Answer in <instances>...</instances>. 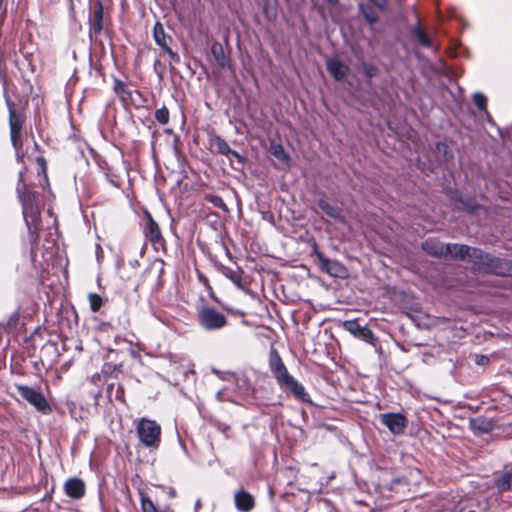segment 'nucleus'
Segmentation results:
<instances>
[{
	"label": "nucleus",
	"instance_id": "1",
	"mask_svg": "<svg viewBox=\"0 0 512 512\" xmlns=\"http://www.w3.org/2000/svg\"><path fill=\"white\" fill-rule=\"evenodd\" d=\"M422 248L427 254L432 256L443 257L450 255L453 258L470 261L485 272L495 274L512 273V271L503 267L500 259L485 254L477 248L459 244H443L433 241L424 242Z\"/></svg>",
	"mask_w": 512,
	"mask_h": 512
},
{
	"label": "nucleus",
	"instance_id": "2",
	"mask_svg": "<svg viewBox=\"0 0 512 512\" xmlns=\"http://www.w3.org/2000/svg\"><path fill=\"white\" fill-rule=\"evenodd\" d=\"M22 177V172H20L19 182H22ZM22 189H25V184L19 183L17 192L22 202L23 216L26 221L28 230L30 232H36L38 229L37 221L40 215V209L34 201V195H32L30 192H23Z\"/></svg>",
	"mask_w": 512,
	"mask_h": 512
},
{
	"label": "nucleus",
	"instance_id": "3",
	"mask_svg": "<svg viewBox=\"0 0 512 512\" xmlns=\"http://www.w3.org/2000/svg\"><path fill=\"white\" fill-rule=\"evenodd\" d=\"M140 442L146 447H158L161 427L154 420L141 418L136 426Z\"/></svg>",
	"mask_w": 512,
	"mask_h": 512
},
{
	"label": "nucleus",
	"instance_id": "4",
	"mask_svg": "<svg viewBox=\"0 0 512 512\" xmlns=\"http://www.w3.org/2000/svg\"><path fill=\"white\" fill-rule=\"evenodd\" d=\"M198 320L201 327L212 331L223 328L226 323V317L213 308H203L199 311Z\"/></svg>",
	"mask_w": 512,
	"mask_h": 512
},
{
	"label": "nucleus",
	"instance_id": "5",
	"mask_svg": "<svg viewBox=\"0 0 512 512\" xmlns=\"http://www.w3.org/2000/svg\"><path fill=\"white\" fill-rule=\"evenodd\" d=\"M16 388L19 395L33 407H35L38 411L42 413H47L50 411V406L47 400L39 391L25 385H18Z\"/></svg>",
	"mask_w": 512,
	"mask_h": 512
},
{
	"label": "nucleus",
	"instance_id": "6",
	"mask_svg": "<svg viewBox=\"0 0 512 512\" xmlns=\"http://www.w3.org/2000/svg\"><path fill=\"white\" fill-rule=\"evenodd\" d=\"M381 423L394 435L403 434L408 420L401 413H384L380 415Z\"/></svg>",
	"mask_w": 512,
	"mask_h": 512
},
{
	"label": "nucleus",
	"instance_id": "7",
	"mask_svg": "<svg viewBox=\"0 0 512 512\" xmlns=\"http://www.w3.org/2000/svg\"><path fill=\"white\" fill-rule=\"evenodd\" d=\"M270 369L281 386L286 387L294 379L276 352L271 355Z\"/></svg>",
	"mask_w": 512,
	"mask_h": 512
},
{
	"label": "nucleus",
	"instance_id": "8",
	"mask_svg": "<svg viewBox=\"0 0 512 512\" xmlns=\"http://www.w3.org/2000/svg\"><path fill=\"white\" fill-rule=\"evenodd\" d=\"M7 105L9 107V114H10V135H11V141L15 148H17L19 142H20V130H21V121L19 118L15 115V111L12 107V104L10 100L6 99Z\"/></svg>",
	"mask_w": 512,
	"mask_h": 512
},
{
	"label": "nucleus",
	"instance_id": "9",
	"mask_svg": "<svg viewBox=\"0 0 512 512\" xmlns=\"http://www.w3.org/2000/svg\"><path fill=\"white\" fill-rule=\"evenodd\" d=\"M326 66L329 73L337 81H342L349 71V67L337 58L328 59Z\"/></svg>",
	"mask_w": 512,
	"mask_h": 512
},
{
	"label": "nucleus",
	"instance_id": "10",
	"mask_svg": "<svg viewBox=\"0 0 512 512\" xmlns=\"http://www.w3.org/2000/svg\"><path fill=\"white\" fill-rule=\"evenodd\" d=\"M64 490L69 497L80 499L85 494V485L79 478H70L65 482Z\"/></svg>",
	"mask_w": 512,
	"mask_h": 512
},
{
	"label": "nucleus",
	"instance_id": "11",
	"mask_svg": "<svg viewBox=\"0 0 512 512\" xmlns=\"http://www.w3.org/2000/svg\"><path fill=\"white\" fill-rule=\"evenodd\" d=\"M321 269L334 277H342L345 273L344 267L337 261H331L322 254H318Z\"/></svg>",
	"mask_w": 512,
	"mask_h": 512
},
{
	"label": "nucleus",
	"instance_id": "12",
	"mask_svg": "<svg viewBox=\"0 0 512 512\" xmlns=\"http://www.w3.org/2000/svg\"><path fill=\"white\" fill-rule=\"evenodd\" d=\"M235 505L238 510L243 512L250 511L254 506V499L251 494L246 491H238L234 496Z\"/></svg>",
	"mask_w": 512,
	"mask_h": 512
},
{
	"label": "nucleus",
	"instance_id": "13",
	"mask_svg": "<svg viewBox=\"0 0 512 512\" xmlns=\"http://www.w3.org/2000/svg\"><path fill=\"white\" fill-rule=\"evenodd\" d=\"M318 207L328 217L334 219L335 221L341 222V223L344 222V219H343V216L341 214V210L339 207L331 205L326 200H319Z\"/></svg>",
	"mask_w": 512,
	"mask_h": 512
},
{
	"label": "nucleus",
	"instance_id": "14",
	"mask_svg": "<svg viewBox=\"0 0 512 512\" xmlns=\"http://www.w3.org/2000/svg\"><path fill=\"white\" fill-rule=\"evenodd\" d=\"M211 54L216 61V63L222 67L225 68L229 64V60L225 54L224 48L221 43L214 42L211 45Z\"/></svg>",
	"mask_w": 512,
	"mask_h": 512
},
{
	"label": "nucleus",
	"instance_id": "15",
	"mask_svg": "<svg viewBox=\"0 0 512 512\" xmlns=\"http://www.w3.org/2000/svg\"><path fill=\"white\" fill-rule=\"evenodd\" d=\"M213 146L217 149V151L223 155H232L239 162H243V157L238 154L236 151H233L228 143L220 137H216L213 139Z\"/></svg>",
	"mask_w": 512,
	"mask_h": 512
},
{
	"label": "nucleus",
	"instance_id": "16",
	"mask_svg": "<svg viewBox=\"0 0 512 512\" xmlns=\"http://www.w3.org/2000/svg\"><path fill=\"white\" fill-rule=\"evenodd\" d=\"M103 28V6L100 2L97 3L93 18L91 20V29L94 33L98 34L102 31Z\"/></svg>",
	"mask_w": 512,
	"mask_h": 512
},
{
	"label": "nucleus",
	"instance_id": "17",
	"mask_svg": "<svg viewBox=\"0 0 512 512\" xmlns=\"http://www.w3.org/2000/svg\"><path fill=\"white\" fill-rule=\"evenodd\" d=\"M286 388L289 389L301 401L308 402L310 400V397L308 393H306L305 388L295 379H293L286 386Z\"/></svg>",
	"mask_w": 512,
	"mask_h": 512
},
{
	"label": "nucleus",
	"instance_id": "18",
	"mask_svg": "<svg viewBox=\"0 0 512 512\" xmlns=\"http://www.w3.org/2000/svg\"><path fill=\"white\" fill-rule=\"evenodd\" d=\"M153 37L157 45L162 49L168 46L167 36L163 25L160 22H156L153 28Z\"/></svg>",
	"mask_w": 512,
	"mask_h": 512
},
{
	"label": "nucleus",
	"instance_id": "19",
	"mask_svg": "<svg viewBox=\"0 0 512 512\" xmlns=\"http://www.w3.org/2000/svg\"><path fill=\"white\" fill-rule=\"evenodd\" d=\"M269 151L275 158H277L282 163H288L289 156L285 152L282 145L273 143L271 144Z\"/></svg>",
	"mask_w": 512,
	"mask_h": 512
},
{
	"label": "nucleus",
	"instance_id": "20",
	"mask_svg": "<svg viewBox=\"0 0 512 512\" xmlns=\"http://www.w3.org/2000/svg\"><path fill=\"white\" fill-rule=\"evenodd\" d=\"M512 483V469L501 475L496 480V486L501 491H506Z\"/></svg>",
	"mask_w": 512,
	"mask_h": 512
},
{
	"label": "nucleus",
	"instance_id": "21",
	"mask_svg": "<svg viewBox=\"0 0 512 512\" xmlns=\"http://www.w3.org/2000/svg\"><path fill=\"white\" fill-rule=\"evenodd\" d=\"M343 327L346 331L351 333L354 336H358L361 330L363 329V326H361L357 320H347L343 322Z\"/></svg>",
	"mask_w": 512,
	"mask_h": 512
},
{
	"label": "nucleus",
	"instance_id": "22",
	"mask_svg": "<svg viewBox=\"0 0 512 512\" xmlns=\"http://www.w3.org/2000/svg\"><path fill=\"white\" fill-rule=\"evenodd\" d=\"M141 508L143 512H160L145 494L141 493Z\"/></svg>",
	"mask_w": 512,
	"mask_h": 512
},
{
	"label": "nucleus",
	"instance_id": "23",
	"mask_svg": "<svg viewBox=\"0 0 512 512\" xmlns=\"http://www.w3.org/2000/svg\"><path fill=\"white\" fill-rule=\"evenodd\" d=\"M414 35L416 36L417 40L420 42L421 45L427 48L433 47L431 39L420 28L415 29Z\"/></svg>",
	"mask_w": 512,
	"mask_h": 512
},
{
	"label": "nucleus",
	"instance_id": "24",
	"mask_svg": "<svg viewBox=\"0 0 512 512\" xmlns=\"http://www.w3.org/2000/svg\"><path fill=\"white\" fill-rule=\"evenodd\" d=\"M88 299L91 310L97 312L103 304L101 296L96 293H90Z\"/></svg>",
	"mask_w": 512,
	"mask_h": 512
},
{
	"label": "nucleus",
	"instance_id": "25",
	"mask_svg": "<svg viewBox=\"0 0 512 512\" xmlns=\"http://www.w3.org/2000/svg\"><path fill=\"white\" fill-rule=\"evenodd\" d=\"M155 118L160 124H167L169 122V110L165 106L157 109L155 112Z\"/></svg>",
	"mask_w": 512,
	"mask_h": 512
},
{
	"label": "nucleus",
	"instance_id": "26",
	"mask_svg": "<svg viewBox=\"0 0 512 512\" xmlns=\"http://www.w3.org/2000/svg\"><path fill=\"white\" fill-rule=\"evenodd\" d=\"M148 229L153 240H156L160 237L159 226L150 215H148Z\"/></svg>",
	"mask_w": 512,
	"mask_h": 512
},
{
	"label": "nucleus",
	"instance_id": "27",
	"mask_svg": "<svg viewBox=\"0 0 512 512\" xmlns=\"http://www.w3.org/2000/svg\"><path fill=\"white\" fill-rule=\"evenodd\" d=\"M473 100H474L475 105L479 109H484L485 108V106H486V97L483 94L475 93L474 96H473Z\"/></svg>",
	"mask_w": 512,
	"mask_h": 512
},
{
	"label": "nucleus",
	"instance_id": "28",
	"mask_svg": "<svg viewBox=\"0 0 512 512\" xmlns=\"http://www.w3.org/2000/svg\"><path fill=\"white\" fill-rule=\"evenodd\" d=\"M357 337L363 339L366 342H371L373 340V333L369 328L363 327Z\"/></svg>",
	"mask_w": 512,
	"mask_h": 512
},
{
	"label": "nucleus",
	"instance_id": "29",
	"mask_svg": "<svg viewBox=\"0 0 512 512\" xmlns=\"http://www.w3.org/2000/svg\"><path fill=\"white\" fill-rule=\"evenodd\" d=\"M362 13L366 20L370 23H375L377 21V16L371 12L370 8L361 7Z\"/></svg>",
	"mask_w": 512,
	"mask_h": 512
},
{
	"label": "nucleus",
	"instance_id": "30",
	"mask_svg": "<svg viewBox=\"0 0 512 512\" xmlns=\"http://www.w3.org/2000/svg\"><path fill=\"white\" fill-rule=\"evenodd\" d=\"M162 50L169 55L173 62L178 63L180 61V56L176 52L172 51L169 45Z\"/></svg>",
	"mask_w": 512,
	"mask_h": 512
},
{
	"label": "nucleus",
	"instance_id": "31",
	"mask_svg": "<svg viewBox=\"0 0 512 512\" xmlns=\"http://www.w3.org/2000/svg\"><path fill=\"white\" fill-rule=\"evenodd\" d=\"M363 70H364V73L366 74V76L369 78H372L373 76H375L376 72H377L375 67H373L372 65H368V64L363 65Z\"/></svg>",
	"mask_w": 512,
	"mask_h": 512
},
{
	"label": "nucleus",
	"instance_id": "32",
	"mask_svg": "<svg viewBox=\"0 0 512 512\" xmlns=\"http://www.w3.org/2000/svg\"><path fill=\"white\" fill-rule=\"evenodd\" d=\"M436 148L438 153L443 154V156L446 157L448 147L445 143H438Z\"/></svg>",
	"mask_w": 512,
	"mask_h": 512
},
{
	"label": "nucleus",
	"instance_id": "33",
	"mask_svg": "<svg viewBox=\"0 0 512 512\" xmlns=\"http://www.w3.org/2000/svg\"><path fill=\"white\" fill-rule=\"evenodd\" d=\"M374 5L380 9H385L387 0H370Z\"/></svg>",
	"mask_w": 512,
	"mask_h": 512
},
{
	"label": "nucleus",
	"instance_id": "34",
	"mask_svg": "<svg viewBox=\"0 0 512 512\" xmlns=\"http://www.w3.org/2000/svg\"><path fill=\"white\" fill-rule=\"evenodd\" d=\"M234 283L239 284L240 277L234 273L228 276Z\"/></svg>",
	"mask_w": 512,
	"mask_h": 512
},
{
	"label": "nucleus",
	"instance_id": "35",
	"mask_svg": "<svg viewBox=\"0 0 512 512\" xmlns=\"http://www.w3.org/2000/svg\"><path fill=\"white\" fill-rule=\"evenodd\" d=\"M201 508V500L198 499L195 503V510L198 511Z\"/></svg>",
	"mask_w": 512,
	"mask_h": 512
},
{
	"label": "nucleus",
	"instance_id": "36",
	"mask_svg": "<svg viewBox=\"0 0 512 512\" xmlns=\"http://www.w3.org/2000/svg\"><path fill=\"white\" fill-rule=\"evenodd\" d=\"M212 371H213V373H215V374H216V375H218L219 377L223 378V374H224V373H221L220 371H218V370H216V369H213Z\"/></svg>",
	"mask_w": 512,
	"mask_h": 512
},
{
	"label": "nucleus",
	"instance_id": "37",
	"mask_svg": "<svg viewBox=\"0 0 512 512\" xmlns=\"http://www.w3.org/2000/svg\"><path fill=\"white\" fill-rule=\"evenodd\" d=\"M464 208H466V209H468V210H472V209H473V206L467 205V206H465Z\"/></svg>",
	"mask_w": 512,
	"mask_h": 512
},
{
	"label": "nucleus",
	"instance_id": "38",
	"mask_svg": "<svg viewBox=\"0 0 512 512\" xmlns=\"http://www.w3.org/2000/svg\"><path fill=\"white\" fill-rule=\"evenodd\" d=\"M160 512H172V511H171L169 508H167V509H163V510H162V511H160Z\"/></svg>",
	"mask_w": 512,
	"mask_h": 512
},
{
	"label": "nucleus",
	"instance_id": "39",
	"mask_svg": "<svg viewBox=\"0 0 512 512\" xmlns=\"http://www.w3.org/2000/svg\"><path fill=\"white\" fill-rule=\"evenodd\" d=\"M170 495H171L172 497H174V496H175V491H171V492H170Z\"/></svg>",
	"mask_w": 512,
	"mask_h": 512
},
{
	"label": "nucleus",
	"instance_id": "40",
	"mask_svg": "<svg viewBox=\"0 0 512 512\" xmlns=\"http://www.w3.org/2000/svg\"><path fill=\"white\" fill-rule=\"evenodd\" d=\"M38 161H41V165H43V159L42 158H38Z\"/></svg>",
	"mask_w": 512,
	"mask_h": 512
},
{
	"label": "nucleus",
	"instance_id": "41",
	"mask_svg": "<svg viewBox=\"0 0 512 512\" xmlns=\"http://www.w3.org/2000/svg\"><path fill=\"white\" fill-rule=\"evenodd\" d=\"M220 396H221V393H220V392H218V393H217V398H218V399H220Z\"/></svg>",
	"mask_w": 512,
	"mask_h": 512
}]
</instances>
